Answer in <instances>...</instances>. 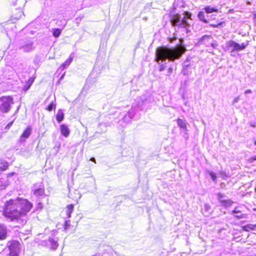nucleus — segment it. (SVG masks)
<instances>
[{
	"instance_id": "obj_10",
	"label": "nucleus",
	"mask_w": 256,
	"mask_h": 256,
	"mask_svg": "<svg viewBox=\"0 0 256 256\" xmlns=\"http://www.w3.org/2000/svg\"><path fill=\"white\" fill-rule=\"evenodd\" d=\"M138 100V106L142 110L144 109L146 106H147L148 104H149L150 102V98L149 96L146 94H144L137 98Z\"/></svg>"
},
{
	"instance_id": "obj_42",
	"label": "nucleus",
	"mask_w": 256,
	"mask_h": 256,
	"mask_svg": "<svg viewBox=\"0 0 256 256\" xmlns=\"http://www.w3.org/2000/svg\"><path fill=\"white\" fill-rule=\"evenodd\" d=\"M222 24V23L220 22V23L218 24H217V25H216V24H212V26H213V27H214V28H215V27H218V26H219V25H220V24Z\"/></svg>"
},
{
	"instance_id": "obj_26",
	"label": "nucleus",
	"mask_w": 256,
	"mask_h": 256,
	"mask_svg": "<svg viewBox=\"0 0 256 256\" xmlns=\"http://www.w3.org/2000/svg\"><path fill=\"white\" fill-rule=\"evenodd\" d=\"M56 108V104L55 100L54 102H52L47 107L46 110L48 111H52L53 110H55Z\"/></svg>"
},
{
	"instance_id": "obj_39",
	"label": "nucleus",
	"mask_w": 256,
	"mask_h": 256,
	"mask_svg": "<svg viewBox=\"0 0 256 256\" xmlns=\"http://www.w3.org/2000/svg\"><path fill=\"white\" fill-rule=\"evenodd\" d=\"M250 126H252V127H255V126H256V123H255L254 122H250Z\"/></svg>"
},
{
	"instance_id": "obj_43",
	"label": "nucleus",
	"mask_w": 256,
	"mask_h": 256,
	"mask_svg": "<svg viewBox=\"0 0 256 256\" xmlns=\"http://www.w3.org/2000/svg\"><path fill=\"white\" fill-rule=\"evenodd\" d=\"M90 160H91L92 162H96V159L94 158H92L90 159Z\"/></svg>"
},
{
	"instance_id": "obj_13",
	"label": "nucleus",
	"mask_w": 256,
	"mask_h": 256,
	"mask_svg": "<svg viewBox=\"0 0 256 256\" xmlns=\"http://www.w3.org/2000/svg\"><path fill=\"white\" fill-rule=\"evenodd\" d=\"M73 58L72 55L70 56L58 68V71L63 70L64 69L68 67L71 64L72 60Z\"/></svg>"
},
{
	"instance_id": "obj_19",
	"label": "nucleus",
	"mask_w": 256,
	"mask_h": 256,
	"mask_svg": "<svg viewBox=\"0 0 256 256\" xmlns=\"http://www.w3.org/2000/svg\"><path fill=\"white\" fill-rule=\"evenodd\" d=\"M0 164H1L0 166V172L4 171L8 169V164L6 160L0 158Z\"/></svg>"
},
{
	"instance_id": "obj_6",
	"label": "nucleus",
	"mask_w": 256,
	"mask_h": 256,
	"mask_svg": "<svg viewBox=\"0 0 256 256\" xmlns=\"http://www.w3.org/2000/svg\"><path fill=\"white\" fill-rule=\"evenodd\" d=\"M18 48L24 52H30L32 51L35 46L34 42L32 40H24L18 44Z\"/></svg>"
},
{
	"instance_id": "obj_7",
	"label": "nucleus",
	"mask_w": 256,
	"mask_h": 256,
	"mask_svg": "<svg viewBox=\"0 0 256 256\" xmlns=\"http://www.w3.org/2000/svg\"><path fill=\"white\" fill-rule=\"evenodd\" d=\"M2 102L0 105V110L4 113H6L10 111L11 104H14L13 98L10 96H2L0 98Z\"/></svg>"
},
{
	"instance_id": "obj_12",
	"label": "nucleus",
	"mask_w": 256,
	"mask_h": 256,
	"mask_svg": "<svg viewBox=\"0 0 256 256\" xmlns=\"http://www.w3.org/2000/svg\"><path fill=\"white\" fill-rule=\"evenodd\" d=\"M7 230L4 224H0V240H4L6 238Z\"/></svg>"
},
{
	"instance_id": "obj_31",
	"label": "nucleus",
	"mask_w": 256,
	"mask_h": 256,
	"mask_svg": "<svg viewBox=\"0 0 256 256\" xmlns=\"http://www.w3.org/2000/svg\"><path fill=\"white\" fill-rule=\"evenodd\" d=\"M240 100V96H237L235 98L234 100L232 101V104L234 105L236 103L238 102Z\"/></svg>"
},
{
	"instance_id": "obj_46",
	"label": "nucleus",
	"mask_w": 256,
	"mask_h": 256,
	"mask_svg": "<svg viewBox=\"0 0 256 256\" xmlns=\"http://www.w3.org/2000/svg\"><path fill=\"white\" fill-rule=\"evenodd\" d=\"M2 180L0 179V186H2Z\"/></svg>"
},
{
	"instance_id": "obj_29",
	"label": "nucleus",
	"mask_w": 256,
	"mask_h": 256,
	"mask_svg": "<svg viewBox=\"0 0 256 256\" xmlns=\"http://www.w3.org/2000/svg\"><path fill=\"white\" fill-rule=\"evenodd\" d=\"M209 174H210V176L211 177L212 180L214 182H216V174L212 172H209Z\"/></svg>"
},
{
	"instance_id": "obj_40",
	"label": "nucleus",
	"mask_w": 256,
	"mask_h": 256,
	"mask_svg": "<svg viewBox=\"0 0 256 256\" xmlns=\"http://www.w3.org/2000/svg\"><path fill=\"white\" fill-rule=\"evenodd\" d=\"M172 67H170L168 69V74H171V72H172Z\"/></svg>"
},
{
	"instance_id": "obj_14",
	"label": "nucleus",
	"mask_w": 256,
	"mask_h": 256,
	"mask_svg": "<svg viewBox=\"0 0 256 256\" xmlns=\"http://www.w3.org/2000/svg\"><path fill=\"white\" fill-rule=\"evenodd\" d=\"M60 130L62 134L64 137H68L70 134V130L68 126L66 124H62L60 126Z\"/></svg>"
},
{
	"instance_id": "obj_16",
	"label": "nucleus",
	"mask_w": 256,
	"mask_h": 256,
	"mask_svg": "<svg viewBox=\"0 0 256 256\" xmlns=\"http://www.w3.org/2000/svg\"><path fill=\"white\" fill-rule=\"evenodd\" d=\"M177 124L178 126L184 131H186L187 127H186V122L185 120H183L180 118H178L177 120Z\"/></svg>"
},
{
	"instance_id": "obj_20",
	"label": "nucleus",
	"mask_w": 256,
	"mask_h": 256,
	"mask_svg": "<svg viewBox=\"0 0 256 256\" xmlns=\"http://www.w3.org/2000/svg\"><path fill=\"white\" fill-rule=\"evenodd\" d=\"M64 114L62 110L60 109L58 110L56 115V120L58 122H60L64 120Z\"/></svg>"
},
{
	"instance_id": "obj_21",
	"label": "nucleus",
	"mask_w": 256,
	"mask_h": 256,
	"mask_svg": "<svg viewBox=\"0 0 256 256\" xmlns=\"http://www.w3.org/2000/svg\"><path fill=\"white\" fill-rule=\"evenodd\" d=\"M135 106L134 104L132 105V108L126 114L128 116V118H131V120L134 117L135 113H136V110H135Z\"/></svg>"
},
{
	"instance_id": "obj_34",
	"label": "nucleus",
	"mask_w": 256,
	"mask_h": 256,
	"mask_svg": "<svg viewBox=\"0 0 256 256\" xmlns=\"http://www.w3.org/2000/svg\"><path fill=\"white\" fill-rule=\"evenodd\" d=\"M166 68V66L164 64H161L160 66L159 70L160 72H162Z\"/></svg>"
},
{
	"instance_id": "obj_15",
	"label": "nucleus",
	"mask_w": 256,
	"mask_h": 256,
	"mask_svg": "<svg viewBox=\"0 0 256 256\" xmlns=\"http://www.w3.org/2000/svg\"><path fill=\"white\" fill-rule=\"evenodd\" d=\"M24 14L22 10L20 8V6H19V8L16 10V12L13 13L12 18L14 20H18L21 18L22 16Z\"/></svg>"
},
{
	"instance_id": "obj_8",
	"label": "nucleus",
	"mask_w": 256,
	"mask_h": 256,
	"mask_svg": "<svg viewBox=\"0 0 256 256\" xmlns=\"http://www.w3.org/2000/svg\"><path fill=\"white\" fill-rule=\"evenodd\" d=\"M248 44L244 43L240 44L234 40H229L226 42V47L227 50H230L231 52L234 51H240L245 49Z\"/></svg>"
},
{
	"instance_id": "obj_23",
	"label": "nucleus",
	"mask_w": 256,
	"mask_h": 256,
	"mask_svg": "<svg viewBox=\"0 0 256 256\" xmlns=\"http://www.w3.org/2000/svg\"><path fill=\"white\" fill-rule=\"evenodd\" d=\"M233 202L230 200H224L220 204L221 205L225 208L230 207L233 204Z\"/></svg>"
},
{
	"instance_id": "obj_25",
	"label": "nucleus",
	"mask_w": 256,
	"mask_h": 256,
	"mask_svg": "<svg viewBox=\"0 0 256 256\" xmlns=\"http://www.w3.org/2000/svg\"><path fill=\"white\" fill-rule=\"evenodd\" d=\"M198 16L200 20H201L205 23L208 22L207 20L205 18L204 14L203 12H199L198 14Z\"/></svg>"
},
{
	"instance_id": "obj_44",
	"label": "nucleus",
	"mask_w": 256,
	"mask_h": 256,
	"mask_svg": "<svg viewBox=\"0 0 256 256\" xmlns=\"http://www.w3.org/2000/svg\"><path fill=\"white\" fill-rule=\"evenodd\" d=\"M248 227V226H244L243 227V229H244V230H248V228H247Z\"/></svg>"
},
{
	"instance_id": "obj_11",
	"label": "nucleus",
	"mask_w": 256,
	"mask_h": 256,
	"mask_svg": "<svg viewBox=\"0 0 256 256\" xmlns=\"http://www.w3.org/2000/svg\"><path fill=\"white\" fill-rule=\"evenodd\" d=\"M32 133V128L30 126H28L23 132L21 135L20 142H22L29 138Z\"/></svg>"
},
{
	"instance_id": "obj_24",
	"label": "nucleus",
	"mask_w": 256,
	"mask_h": 256,
	"mask_svg": "<svg viewBox=\"0 0 256 256\" xmlns=\"http://www.w3.org/2000/svg\"><path fill=\"white\" fill-rule=\"evenodd\" d=\"M205 12L208 14L212 13L214 12H217L218 9L215 8H212L210 6H206L204 8Z\"/></svg>"
},
{
	"instance_id": "obj_2",
	"label": "nucleus",
	"mask_w": 256,
	"mask_h": 256,
	"mask_svg": "<svg viewBox=\"0 0 256 256\" xmlns=\"http://www.w3.org/2000/svg\"><path fill=\"white\" fill-rule=\"evenodd\" d=\"M192 14L185 11L182 14H173L170 18L172 24L180 29L186 34L191 32L192 26V20L191 18Z\"/></svg>"
},
{
	"instance_id": "obj_4",
	"label": "nucleus",
	"mask_w": 256,
	"mask_h": 256,
	"mask_svg": "<svg viewBox=\"0 0 256 256\" xmlns=\"http://www.w3.org/2000/svg\"><path fill=\"white\" fill-rule=\"evenodd\" d=\"M36 240L38 245L47 247L52 250H56L58 248L59 244L57 239L49 236L48 240H42L40 238H42V234H39Z\"/></svg>"
},
{
	"instance_id": "obj_33",
	"label": "nucleus",
	"mask_w": 256,
	"mask_h": 256,
	"mask_svg": "<svg viewBox=\"0 0 256 256\" xmlns=\"http://www.w3.org/2000/svg\"><path fill=\"white\" fill-rule=\"evenodd\" d=\"M13 124V121L10 122L6 126V129H9L10 127L12 126Z\"/></svg>"
},
{
	"instance_id": "obj_22",
	"label": "nucleus",
	"mask_w": 256,
	"mask_h": 256,
	"mask_svg": "<svg viewBox=\"0 0 256 256\" xmlns=\"http://www.w3.org/2000/svg\"><path fill=\"white\" fill-rule=\"evenodd\" d=\"M74 210V205L69 204L66 207V214L68 218L71 217V214Z\"/></svg>"
},
{
	"instance_id": "obj_5",
	"label": "nucleus",
	"mask_w": 256,
	"mask_h": 256,
	"mask_svg": "<svg viewBox=\"0 0 256 256\" xmlns=\"http://www.w3.org/2000/svg\"><path fill=\"white\" fill-rule=\"evenodd\" d=\"M9 256H18L21 251V244L16 240L9 242L7 244Z\"/></svg>"
},
{
	"instance_id": "obj_35",
	"label": "nucleus",
	"mask_w": 256,
	"mask_h": 256,
	"mask_svg": "<svg viewBox=\"0 0 256 256\" xmlns=\"http://www.w3.org/2000/svg\"><path fill=\"white\" fill-rule=\"evenodd\" d=\"M65 228H67L70 226V220H66L65 222Z\"/></svg>"
},
{
	"instance_id": "obj_17",
	"label": "nucleus",
	"mask_w": 256,
	"mask_h": 256,
	"mask_svg": "<svg viewBox=\"0 0 256 256\" xmlns=\"http://www.w3.org/2000/svg\"><path fill=\"white\" fill-rule=\"evenodd\" d=\"M232 214H236L234 215V216L236 218L238 219H240L242 218H246V214H242L240 210H237L236 208H235L232 211Z\"/></svg>"
},
{
	"instance_id": "obj_37",
	"label": "nucleus",
	"mask_w": 256,
	"mask_h": 256,
	"mask_svg": "<svg viewBox=\"0 0 256 256\" xmlns=\"http://www.w3.org/2000/svg\"><path fill=\"white\" fill-rule=\"evenodd\" d=\"M250 160L252 162L254 160H256V156H252L250 158Z\"/></svg>"
},
{
	"instance_id": "obj_45",
	"label": "nucleus",
	"mask_w": 256,
	"mask_h": 256,
	"mask_svg": "<svg viewBox=\"0 0 256 256\" xmlns=\"http://www.w3.org/2000/svg\"><path fill=\"white\" fill-rule=\"evenodd\" d=\"M254 144L256 146V140L255 138H254Z\"/></svg>"
},
{
	"instance_id": "obj_38",
	"label": "nucleus",
	"mask_w": 256,
	"mask_h": 256,
	"mask_svg": "<svg viewBox=\"0 0 256 256\" xmlns=\"http://www.w3.org/2000/svg\"><path fill=\"white\" fill-rule=\"evenodd\" d=\"M252 92L250 90H248L244 92L245 94H251Z\"/></svg>"
},
{
	"instance_id": "obj_27",
	"label": "nucleus",
	"mask_w": 256,
	"mask_h": 256,
	"mask_svg": "<svg viewBox=\"0 0 256 256\" xmlns=\"http://www.w3.org/2000/svg\"><path fill=\"white\" fill-rule=\"evenodd\" d=\"M62 32V30L60 28H55L53 30L52 34L55 38H58Z\"/></svg>"
},
{
	"instance_id": "obj_9",
	"label": "nucleus",
	"mask_w": 256,
	"mask_h": 256,
	"mask_svg": "<svg viewBox=\"0 0 256 256\" xmlns=\"http://www.w3.org/2000/svg\"><path fill=\"white\" fill-rule=\"evenodd\" d=\"M32 190L34 195L37 198H43L45 196L44 187L42 182L34 184Z\"/></svg>"
},
{
	"instance_id": "obj_41",
	"label": "nucleus",
	"mask_w": 256,
	"mask_h": 256,
	"mask_svg": "<svg viewBox=\"0 0 256 256\" xmlns=\"http://www.w3.org/2000/svg\"><path fill=\"white\" fill-rule=\"evenodd\" d=\"M65 74H66V72H64L63 74L62 75V76L60 77V79H59V80H62L64 78V76L65 75Z\"/></svg>"
},
{
	"instance_id": "obj_36",
	"label": "nucleus",
	"mask_w": 256,
	"mask_h": 256,
	"mask_svg": "<svg viewBox=\"0 0 256 256\" xmlns=\"http://www.w3.org/2000/svg\"><path fill=\"white\" fill-rule=\"evenodd\" d=\"M210 46L213 48H216L218 46V44L216 42H212L210 43Z\"/></svg>"
},
{
	"instance_id": "obj_18",
	"label": "nucleus",
	"mask_w": 256,
	"mask_h": 256,
	"mask_svg": "<svg viewBox=\"0 0 256 256\" xmlns=\"http://www.w3.org/2000/svg\"><path fill=\"white\" fill-rule=\"evenodd\" d=\"M212 38V37L210 35H204L202 36L199 40V42L202 44H207L210 40Z\"/></svg>"
},
{
	"instance_id": "obj_1",
	"label": "nucleus",
	"mask_w": 256,
	"mask_h": 256,
	"mask_svg": "<svg viewBox=\"0 0 256 256\" xmlns=\"http://www.w3.org/2000/svg\"><path fill=\"white\" fill-rule=\"evenodd\" d=\"M32 204L26 199L18 198L6 201L3 210V214L12 222L18 220L30 212Z\"/></svg>"
},
{
	"instance_id": "obj_32",
	"label": "nucleus",
	"mask_w": 256,
	"mask_h": 256,
	"mask_svg": "<svg viewBox=\"0 0 256 256\" xmlns=\"http://www.w3.org/2000/svg\"><path fill=\"white\" fill-rule=\"evenodd\" d=\"M204 208L206 211H208L210 208V206L209 204H205L204 205Z\"/></svg>"
},
{
	"instance_id": "obj_28",
	"label": "nucleus",
	"mask_w": 256,
	"mask_h": 256,
	"mask_svg": "<svg viewBox=\"0 0 256 256\" xmlns=\"http://www.w3.org/2000/svg\"><path fill=\"white\" fill-rule=\"evenodd\" d=\"M224 197V194L221 193H218L217 194V198L218 200L220 202V204L224 201L223 198Z\"/></svg>"
},
{
	"instance_id": "obj_3",
	"label": "nucleus",
	"mask_w": 256,
	"mask_h": 256,
	"mask_svg": "<svg viewBox=\"0 0 256 256\" xmlns=\"http://www.w3.org/2000/svg\"><path fill=\"white\" fill-rule=\"evenodd\" d=\"M182 53V50L180 48L158 47L156 50V61L158 64L160 61L163 62L166 59L174 61L176 59L179 58Z\"/></svg>"
},
{
	"instance_id": "obj_30",
	"label": "nucleus",
	"mask_w": 256,
	"mask_h": 256,
	"mask_svg": "<svg viewBox=\"0 0 256 256\" xmlns=\"http://www.w3.org/2000/svg\"><path fill=\"white\" fill-rule=\"evenodd\" d=\"M123 120L124 122L128 123L130 121L131 118H129L128 116L127 115V114H126L124 117Z\"/></svg>"
}]
</instances>
